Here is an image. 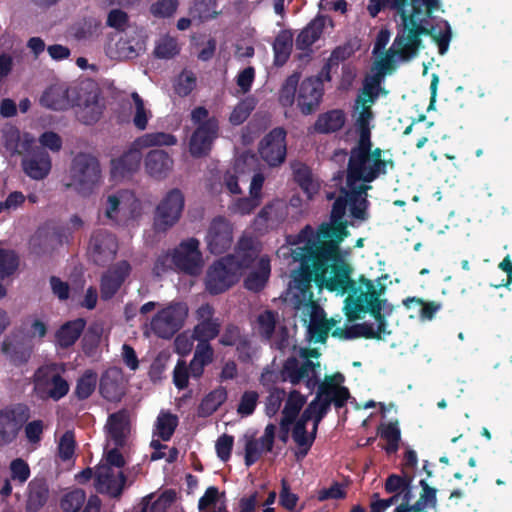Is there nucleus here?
Returning a JSON list of instances; mask_svg holds the SVG:
<instances>
[{
	"mask_svg": "<svg viewBox=\"0 0 512 512\" xmlns=\"http://www.w3.org/2000/svg\"><path fill=\"white\" fill-rule=\"evenodd\" d=\"M291 168L295 183L298 184L308 199H312L318 192L319 185L314 181L310 167L305 163L295 162L291 165Z\"/></svg>",
	"mask_w": 512,
	"mask_h": 512,
	"instance_id": "32",
	"label": "nucleus"
},
{
	"mask_svg": "<svg viewBox=\"0 0 512 512\" xmlns=\"http://www.w3.org/2000/svg\"><path fill=\"white\" fill-rule=\"evenodd\" d=\"M28 246L30 253L37 257L48 255L57 248L53 235L47 228H38L30 237Z\"/></svg>",
	"mask_w": 512,
	"mask_h": 512,
	"instance_id": "33",
	"label": "nucleus"
},
{
	"mask_svg": "<svg viewBox=\"0 0 512 512\" xmlns=\"http://www.w3.org/2000/svg\"><path fill=\"white\" fill-rule=\"evenodd\" d=\"M146 172L153 178L165 179L172 171L174 161L170 154L161 149L150 150L144 159Z\"/></svg>",
	"mask_w": 512,
	"mask_h": 512,
	"instance_id": "28",
	"label": "nucleus"
},
{
	"mask_svg": "<svg viewBox=\"0 0 512 512\" xmlns=\"http://www.w3.org/2000/svg\"><path fill=\"white\" fill-rule=\"evenodd\" d=\"M142 215V203L130 190H119L106 200L105 216L114 224L128 226Z\"/></svg>",
	"mask_w": 512,
	"mask_h": 512,
	"instance_id": "6",
	"label": "nucleus"
},
{
	"mask_svg": "<svg viewBox=\"0 0 512 512\" xmlns=\"http://www.w3.org/2000/svg\"><path fill=\"white\" fill-rule=\"evenodd\" d=\"M387 8L395 10L402 18L407 12V0H369L367 7L372 17H376Z\"/></svg>",
	"mask_w": 512,
	"mask_h": 512,
	"instance_id": "48",
	"label": "nucleus"
},
{
	"mask_svg": "<svg viewBox=\"0 0 512 512\" xmlns=\"http://www.w3.org/2000/svg\"><path fill=\"white\" fill-rule=\"evenodd\" d=\"M197 78L195 74L184 69L176 79L174 84V91L180 97L188 96L196 87Z\"/></svg>",
	"mask_w": 512,
	"mask_h": 512,
	"instance_id": "57",
	"label": "nucleus"
},
{
	"mask_svg": "<svg viewBox=\"0 0 512 512\" xmlns=\"http://www.w3.org/2000/svg\"><path fill=\"white\" fill-rule=\"evenodd\" d=\"M320 367V363H314L311 360H303L300 362L295 356L288 357L279 372L270 371L262 375L263 383L271 381L273 383L290 382L292 385L300 384L305 377L314 369Z\"/></svg>",
	"mask_w": 512,
	"mask_h": 512,
	"instance_id": "12",
	"label": "nucleus"
},
{
	"mask_svg": "<svg viewBox=\"0 0 512 512\" xmlns=\"http://www.w3.org/2000/svg\"><path fill=\"white\" fill-rule=\"evenodd\" d=\"M2 352L9 358L15 366H21L28 362L31 356V350L21 343H12L4 340L2 343Z\"/></svg>",
	"mask_w": 512,
	"mask_h": 512,
	"instance_id": "44",
	"label": "nucleus"
},
{
	"mask_svg": "<svg viewBox=\"0 0 512 512\" xmlns=\"http://www.w3.org/2000/svg\"><path fill=\"white\" fill-rule=\"evenodd\" d=\"M335 325L333 319L330 320H319L312 318L311 323L308 326V334L311 340L315 343L324 344L327 341L331 328Z\"/></svg>",
	"mask_w": 512,
	"mask_h": 512,
	"instance_id": "51",
	"label": "nucleus"
},
{
	"mask_svg": "<svg viewBox=\"0 0 512 512\" xmlns=\"http://www.w3.org/2000/svg\"><path fill=\"white\" fill-rule=\"evenodd\" d=\"M422 488L419 499L412 505L413 512H428V508H435L437 505V490L422 479L419 482Z\"/></svg>",
	"mask_w": 512,
	"mask_h": 512,
	"instance_id": "45",
	"label": "nucleus"
},
{
	"mask_svg": "<svg viewBox=\"0 0 512 512\" xmlns=\"http://www.w3.org/2000/svg\"><path fill=\"white\" fill-rule=\"evenodd\" d=\"M238 282L234 257L225 256L215 260L204 277L205 290L212 296L228 291Z\"/></svg>",
	"mask_w": 512,
	"mask_h": 512,
	"instance_id": "7",
	"label": "nucleus"
},
{
	"mask_svg": "<svg viewBox=\"0 0 512 512\" xmlns=\"http://www.w3.org/2000/svg\"><path fill=\"white\" fill-rule=\"evenodd\" d=\"M227 400V390L219 386L203 397L198 408L197 415L202 418L211 416Z\"/></svg>",
	"mask_w": 512,
	"mask_h": 512,
	"instance_id": "36",
	"label": "nucleus"
},
{
	"mask_svg": "<svg viewBox=\"0 0 512 512\" xmlns=\"http://www.w3.org/2000/svg\"><path fill=\"white\" fill-rule=\"evenodd\" d=\"M68 90L61 87H50L41 96L43 106L60 111L69 107Z\"/></svg>",
	"mask_w": 512,
	"mask_h": 512,
	"instance_id": "41",
	"label": "nucleus"
},
{
	"mask_svg": "<svg viewBox=\"0 0 512 512\" xmlns=\"http://www.w3.org/2000/svg\"><path fill=\"white\" fill-rule=\"evenodd\" d=\"M30 410L24 404L0 410V447L14 442L23 424L29 419Z\"/></svg>",
	"mask_w": 512,
	"mask_h": 512,
	"instance_id": "14",
	"label": "nucleus"
},
{
	"mask_svg": "<svg viewBox=\"0 0 512 512\" xmlns=\"http://www.w3.org/2000/svg\"><path fill=\"white\" fill-rule=\"evenodd\" d=\"M304 402L305 399L302 397V395L298 391L293 390L289 394V397L282 410V419L294 423L299 415V412Z\"/></svg>",
	"mask_w": 512,
	"mask_h": 512,
	"instance_id": "54",
	"label": "nucleus"
},
{
	"mask_svg": "<svg viewBox=\"0 0 512 512\" xmlns=\"http://www.w3.org/2000/svg\"><path fill=\"white\" fill-rule=\"evenodd\" d=\"M21 165L25 174L34 180L46 178L52 166L49 153L40 147L32 149L22 159Z\"/></svg>",
	"mask_w": 512,
	"mask_h": 512,
	"instance_id": "23",
	"label": "nucleus"
},
{
	"mask_svg": "<svg viewBox=\"0 0 512 512\" xmlns=\"http://www.w3.org/2000/svg\"><path fill=\"white\" fill-rule=\"evenodd\" d=\"M76 440L75 434L71 430H67L60 437L58 442V456L63 461L70 460L75 454Z\"/></svg>",
	"mask_w": 512,
	"mask_h": 512,
	"instance_id": "60",
	"label": "nucleus"
},
{
	"mask_svg": "<svg viewBox=\"0 0 512 512\" xmlns=\"http://www.w3.org/2000/svg\"><path fill=\"white\" fill-rule=\"evenodd\" d=\"M299 83L300 74L298 72L292 73L285 79L278 94V102L282 107L290 108L295 102L297 103Z\"/></svg>",
	"mask_w": 512,
	"mask_h": 512,
	"instance_id": "38",
	"label": "nucleus"
},
{
	"mask_svg": "<svg viewBox=\"0 0 512 512\" xmlns=\"http://www.w3.org/2000/svg\"><path fill=\"white\" fill-rule=\"evenodd\" d=\"M403 304L406 308L410 309L412 304L421 307L420 317L423 320H432L435 314L441 309V304L435 301L426 302L421 298L409 297L403 300Z\"/></svg>",
	"mask_w": 512,
	"mask_h": 512,
	"instance_id": "55",
	"label": "nucleus"
},
{
	"mask_svg": "<svg viewBox=\"0 0 512 512\" xmlns=\"http://www.w3.org/2000/svg\"><path fill=\"white\" fill-rule=\"evenodd\" d=\"M325 28V17L318 15L312 19L297 35L295 46L297 50H301L304 54L299 55V59L310 57L312 53V45L318 41Z\"/></svg>",
	"mask_w": 512,
	"mask_h": 512,
	"instance_id": "25",
	"label": "nucleus"
},
{
	"mask_svg": "<svg viewBox=\"0 0 512 512\" xmlns=\"http://www.w3.org/2000/svg\"><path fill=\"white\" fill-rule=\"evenodd\" d=\"M372 141H357L350 150L346 169V184L372 183L395 167L394 161L382 158L383 151L376 147L372 149Z\"/></svg>",
	"mask_w": 512,
	"mask_h": 512,
	"instance_id": "2",
	"label": "nucleus"
},
{
	"mask_svg": "<svg viewBox=\"0 0 512 512\" xmlns=\"http://www.w3.org/2000/svg\"><path fill=\"white\" fill-rule=\"evenodd\" d=\"M174 270L189 276H198L203 267L200 241L194 237L183 240L173 250Z\"/></svg>",
	"mask_w": 512,
	"mask_h": 512,
	"instance_id": "11",
	"label": "nucleus"
},
{
	"mask_svg": "<svg viewBox=\"0 0 512 512\" xmlns=\"http://www.w3.org/2000/svg\"><path fill=\"white\" fill-rule=\"evenodd\" d=\"M97 373L93 370H86L77 380L74 394L78 400L89 398L95 391L97 385Z\"/></svg>",
	"mask_w": 512,
	"mask_h": 512,
	"instance_id": "46",
	"label": "nucleus"
},
{
	"mask_svg": "<svg viewBox=\"0 0 512 512\" xmlns=\"http://www.w3.org/2000/svg\"><path fill=\"white\" fill-rule=\"evenodd\" d=\"M219 135V121L215 116L197 126L189 140V152L195 158L207 156Z\"/></svg>",
	"mask_w": 512,
	"mask_h": 512,
	"instance_id": "18",
	"label": "nucleus"
},
{
	"mask_svg": "<svg viewBox=\"0 0 512 512\" xmlns=\"http://www.w3.org/2000/svg\"><path fill=\"white\" fill-rule=\"evenodd\" d=\"M11 480L23 485L30 477L31 470L28 463L22 458H16L9 465Z\"/></svg>",
	"mask_w": 512,
	"mask_h": 512,
	"instance_id": "64",
	"label": "nucleus"
},
{
	"mask_svg": "<svg viewBox=\"0 0 512 512\" xmlns=\"http://www.w3.org/2000/svg\"><path fill=\"white\" fill-rule=\"evenodd\" d=\"M146 35L138 27H128L126 31L118 33L115 43H109L106 54L114 60H131L139 57L146 51Z\"/></svg>",
	"mask_w": 512,
	"mask_h": 512,
	"instance_id": "8",
	"label": "nucleus"
},
{
	"mask_svg": "<svg viewBox=\"0 0 512 512\" xmlns=\"http://www.w3.org/2000/svg\"><path fill=\"white\" fill-rule=\"evenodd\" d=\"M101 178V168L98 159L89 153H78L70 167L71 182L67 187H73L78 193L86 195L92 192Z\"/></svg>",
	"mask_w": 512,
	"mask_h": 512,
	"instance_id": "5",
	"label": "nucleus"
},
{
	"mask_svg": "<svg viewBox=\"0 0 512 512\" xmlns=\"http://www.w3.org/2000/svg\"><path fill=\"white\" fill-rule=\"evenodd\" d=\"M324 406V402L315 396V398L302 412L301 416L308 421L313 420V422H316V425H319V423L328 414L331 408L329 405H326L325 408Z\"/></svg>",
	"mask_w": 512,
	"mask_h": 512,
	"instance_id": "58",
	"label": "nucleus"
},
{
	"mask_svg": "<svg viewBox=\"0 0 512 512\" xmlns=\"http://www.w3.org/2000/svg\"><path fill=\"white\" fill-rule=\"evenodd\" d=\"M255 105L252 100L246 99L240 101L233 109L229 116L232 125L238 126L244 123L254 110Z\"/></svg>",
	"mask_w": 512,
	"mask_h": 512,
	"instance_id": "61",
	"label": "nucleus"
},
{
	"mask_svg": "<svg viewBox=\"0 0 512 512\" xmlns=\"http://www.w3.org/2000/svg\"><path fill=\"white\" fill-rule=\"evenodd\" d=\"M88 251L94 264L105 266L110 263L117 254V238L108 230L97 229L90 237Z\"/></svg>",
	"mask_w": 512,
	"mask_h": 512,
	"instance_id": "15",
	"label": "nucleus"
},
{
	"mask_svg": "<svg viewBox=\"0 0 512 512\" xmlns=\"http://www.w3.org/2000/svg\"><path fill=\"white\" fill-rule=\"evenodd\" d=\"M131 97L135 106L133 124L138 130L143 131L147 128L151 112L145 108L144 100L137 92H133Z\"/></svg>",
	"mask_w": 512,
	"mask_h": 512,
	"instance_id": "56",
	"label": "nucleus"
},
{
	"mask_svg": "<svg viewBox=\"0 0 512 512\" xmlns=\"http://www.w3.org/2000/svg\"><path fill=\"white\" fill-rule=\"evenodd\" d=\"M377 433L381 439L387 442L384 447L385 452L388 455L395 454L399 449L401 441V431L398 426V422L382 423L377 429Z\"/></svg>",
	"mask_w": 512,
	"mask_h": 512,
	"instance_id": "39",
	"label": "nucleus"
},
{
	"mask_svg": "<svg viewBox=\"0 0 512 512\" xmlns=\"http://www.w3.org/2000/svg\"><path fill=\"white\" fill-rule=\"evenodd\" d=\"M184 195L178 188L166 193L155 209L154 229L156 232H166L180 219L184 209Z\"/></svg>",
	"mask_w": 512,
	"mask_h": 512,
	"instance_id": "10",
	"label": "nucleus"
},
{
	"mask_svg": "<svg viewBox=\"0 0 512 512\" xmlns=\"http://www.w3.org/2000/svg\"><path fill=\"white\" fill-rule=\"evenodd\" d=\"M178 426V417L169 412L161 413L157 417L156 430L157 435L163 441H169Z\"/></svg>",
	"mask_w": 512,
	"mask_h": 512,
	"instance_id": "49",
	"label": "nucleus"
},
{
	"mask_svg": "<svg viewBox=\"0 0 512 512\" xmlns=\"http://www.w3.org/2000/svg\"><path fill=\"white\" fill-rule=\"evenodd\" d=\"M217 6V0H194L190 8V16L200 22L214 19L219 15Z\"/></svg>",
	"mask_w": 512,
	"mask_h": 512,
	"instance_id": "42",
	"label": "nucleus"
},
{
	"mask_svg": "<svg viewBox=\"0 0 512 512\" xmlns=\"http://www.w3.org/2000/svg\"><path fill=\"white\" fill-rule=\"evenodd\" d=\"M271 272L270 260L260 258L256 270L250 272L244 280V287L252 292H260L266 285Z\"/></svg>",
	"mask_w": 512,
	"mask_h": 512,
	"instance_id": "34",
	"label": "nucleus"
},
{
	"mask_svg": "<svg viewBox=\"0 0 512 512\" xmlns=\"http://www.w3.org/2000/svg\"><path fill=\"white\" fill-rule=\"evenodd\" d=\"M348 187V200L350 215L354 219L366 221L369 218L367 212L369 208V201L367 199V192L372 187L367 184H346Z\"/></svg>",
	"mask_w": 512,
	"mask_h": 512,
	"instance_id": "27",
	"label": "nucleus"
},
{
	"mask_svg": "<svg viewBox=\"0 0 512 512\" xmlns=\"http://www.w3.org/2000/svg\"><path fill=\"white\" fill-rule=\"evenodd\" d=\"M345 113L341 109H333L319 114L314 123V130L320 134L337 132L345 125Z\"/></svg>",
	"mask_w": 512,
	"mask_h": 512,
	"instance_id": "31",
	"label": "nucleus"
},
{
	"mask_svg": "<svg viewBox=\"0 0 512 512\" xmlns=\"http://www.w3.org/2000/svg\"><path fill=\"white\" fill-rule=\"evenodd\" d=\"M19 267V256L14 250L0 248V280L13 275Z\"/></svg>",
	"mask_w": 512,
	"mask_h": 512,
	"instance_id": "52",
	"label": "nucleus"
},
{
	"mask_svg": "<svg viewBox=\"0 0 512 512\" xmlns=\"http://www.w3.org/2000/svg\"><path fill=\"white\" fill-rule=\"evenodd\" d=\"M85 501V491L80 488H75L62 496L60 500V507L63 512H79Z\"/></svg>",
	"mask_w": 512,
	"mask_h": 512,
	"instance_id": "50",
	"label": "nucleus"
},
{
	"mask_svg": "<svg viewBox=\"0 0 512 512\" xmlns=\"http://www.w3.org/2000/svg\"><path fill=\"white\" fill-rule=\"evenodd\" d=\"M86 322L83 318H77L68 321L60 326L55 333V341L63 349H67L75 344L81 336Z\"/></svg>",
	"mask_w": 512,
	"mask_h": 512,
	"instance_id": "30",
	"label": "nucleus"
},
{
	"mask_svg": "<svg viewBox=\"0 0 512 512\" xmlns=\"http://www.w3.org/2000/svg\"><path fill=\"white\" fill-rule=\"evenodd\" d=\"M141 148L135 146V140L130 148L120 157L111 160V174L115 179H123L135 173L142 160Z\"/></svg>",
	"mask_w": 512,
	"mask_h": 512,
	"instance_id": "24",
	"label": "nucleus"
},
{
	"mask_svg": "<svg viewBox=\"0 0 512 512\" xmlns=\"http://www.w3.org/2000/svg\"><path fill=\"white\" fill-rule=\"evenodd\" d=\"M179 53V47L176 39L164 37L157 43L154 54L159 59H170Z\"/></svg>",
	"mask_w": 512,
	"mask_h": 512,
	"instance_id": "63",
	"label": "nucleus"
},
{
	"mask_svg": "<svg viewBox=\"0 0 512 512\" xmlns=\"http://www.w3.org/2000/svg\"><path fill=\"white\" fill-rule=\"evenodd\" d=\"M206 241L208 250L214 255H220L231 247L232 227L224 217H216L212 220Z\"/></svg>",
	"mask_w": 512,
	"mask_h": 512,
	"instance_id": "19",
	"label": "nucleus"
},
{
	"mask_svg": "<svg viewBox=\"0 0 512 512\" xmlns=\"http://www.w3.org/2000/svg\"><path fill=\"white\" fill-rule=\"evenodd\" d=\"M187 316V304L171 303L155 314L151 320V329L158 337L170 339L183 327Z\"/></svg>",
	"mask_w": 512,
	"mask_h": 512,
	"instance_id": "9",
	"label": "nucleus"
},
{
	"mask_svg": "<svg viewBox=\"0 0 512 512\" xmlns=\"http://www.w3.org/2000/svg\"><path fill=\"white\" fill-rule=\"evenodd\" d=\"M308 422L302 416L294 422L292 438L298 446H312L314 443V435L307 433L306 425Z\"/></svg>",
	"mask_w": 512,
	"mask_h": 512,
	"instance_id": "62",
	"label": "nucleus"
},
{
	"mask_svg": "<svg viewBox=\"0 0 512 512\" xmlns=\"http://www.w3.org/2000/svg\"><path fill=\"white\" fill-rule=\"evenodd\" d=\"M347 206L348 187L341 188L334 201L330 223H322L316 234L306 225L297 235L287 238L289 244L297 246L292 250V257L300 263L301 280L307 284L313 281L320 288L342 294L356 290V282L351 277L353 268L340 247L349 235L348 222L344 220Z\"/></svg>",
	"mask_w": 512,
	"mask_h": 512,
	"instance_id": "1",
	"label": "nucleus"
},
{
	"mask_svg": "<svg viewBox=\"0 0 512 512\" xmlns=\"http://www.w3.org/2000/svg\"><path fill=\"white\" fill-rule=\"evenodd\" d=\"M152 499L153 495L143 498L141 512H167L176 500V492L173 489H166L157 499Z\"/></svg>",
	"mask_w": 512,
	"mask_h": 512,
	"instance_id": "37",
	"label": "nucleus"
},
{
	"mask_svg": "<svg viewBox=\"0 0 512 512\" xmlns=\"http://www.w3.org/2000/svg\"><path fill=\"white\" fill-rule=\"evenodd\" d=\"M219 343L222 346L231 347L237 345V349L249 347V341L241 334L240 328L235 324L226 325Z\"/></svg>",
	"mask_w": 512,
	"mask_h": 512,
	"instance_id": "47",
	"label": "nucleus"
},
{
	"mask_svg": "<svg viewBox=\"0 0 512 512\" xmlns=\"http://www.w3.org/2000/svg\"><path fill=\"white\" fill-rule=\"evenodd\" d=\"M34 389L37 396L42 399L59 401L69 392V383L59 373H44L37 375Z\"/></svg>",
	"mask_w": 512,
	"mask_h": 512,
	"instance_id": "20",
	"label": "nucleus"
},
{
	"mask_svg": "<svg viewBox=\"0 0 512 512\" xmlns=\"http://www.w3.org/2000/svg\"><path fill=\"white\" fill-rule=\"evenodd\" d=\"M220 327L219 319L198 322L193 328L192 338L198 342H210L218 336Z\"/></svg>",
	"mask_w": 512,
	"mask_h": 512,
	"instance_id": "43",
	"label": "nucleus"
},
{
	"mask_svg": "<svg viewBox=\"0 0 512 512\" xmlns=\"http://www.w3.org/2000/svg\"><path fill=\"white\" fill-rule=\"evenodd\" d=\"M126 475L120 471L117 474L109 466H99L95 472V489L100 494L111 498H120L126 484Z\"/></svg>",
	"mask_w": 512,
	"mask_h": 512,
	"instance_id": "21",
	"label": "nucleus"
},
{
	"mask_svg": "<svg viewBox=\"0 0 512 512\" xmlns=\"http://www.w3.org/2000/svg\"><path fill=\"white\" fill-rule=\"evenodd\" d=\"M344 380L343 374L339 372L325 376L318 386L316 397L323 401L324 405L331 407L333 404L336 409L345 407L350 398V392L347 387L342 386Z\"/></svg>",
	"mask_w": 512,
	"mask_h": 512,
	"instance_id": "17",
	"label": "nucleus"
},
{
	"mask_svg": "<svg viewBox=\"0 0 512 512\" xmlns=\"http://www.w3.org/2000/svg\"><path fill=\"white\" fill-rule=\"evenodd\" d=\"M359 282L365 287L362 290L360 286L356 285L355 292L347 290L345 293H349L347 302L349 301L350 310L347 311L346 315L348 320L354 321L360 318L359 313L369 312L370 315L375 319L378 328L381 331L388 330V322L385 314L382 313V303H386V299H381L380 295L385 290L383 285L380 286L379 290H376L374 282L367 279L364 275H360Z\"/></svg>",
	"mask_w": 512,
	"mask_h": 512,
	"instance_id": "3",
	"label": "nucleus"
},
{
	"mask_svg": "<svg viewBox=\"0 0 512 512\" xmlns=\"http://www.w3.org/2000/svg\"><path fill=\"white\" fill-rule=\"evenodd\" d=\"M324 96V83L320 76H310L299 83L297 107L307 116L316 112Z\"/></svg>",
	"mask_w": 512,
	"mask_h": 512,
	"instance_id": "16",
	"label": "nucleus"
},
{
	"mask_svg": "<svg viewBox=\"0 0 512 512\" xmlns=\"http://www.w3.org/2000/svg\"><path fill=\"white\" fill-rule=\"evenodd\" d=\"M177 144L175 135L166 132L146 133L135 139V146L141 149L160 146H173Z\"/></svg>",
	"mask_w": 512,
	"mask_h": 512,
	"instance_id": "40",
	"label": "nucleus"
},
{
	"mask_svg": "<svg viewBox=\"0 0 512 512\" xmlns=\"http://www.w3.org/2000/svg\"><path fill=\"white\" fill-rule=\"evenodd\" d=\"M293 47V34L290 30H282L273 42L274 65L282 67L290 58Z\"/></svg>",
	"mask_w": 512,
	"mask_h": 512,
	"instance_id": "35",
	"label": "nucleus"
},
{
	"mask_svg": "<svg viewBox=\"0 0 512 512\" xmlns=\"http://www.w3.org/2000/svg\"><path fill=\"white\" fill-rule=\"evenodd\" d=\"M419 14H408V11L401 18L404 26L403 34H397L392 46L388 50L389 56L397 55L403 61L414 58L421 45V36L432 37L435 27L426 28L418 20Z\"/></svg>",
	"mask_w": 512,
	"mask_h": 512,
	"instance_id": "4",
	"label": "nucleus"
},
{
	"mask_svg": "<svg viewBox=\"0 0 512 512\" xmlns=\"http://www.w3.org/2000/svg\"><path fill=\"white\" fill-rule=\"evenodd\" d=\"M130 271V264L123 260L103 273L100 281L101 298L110 300L118 292Z\"/></svg>",
	"mask_w": 512,
	"mask_h": 512,
	"instance_id": "22",
	"label": "nucleus"
},
{
	"mask_svg": "<svg viewBox=\"0 0 512 512\" xmlns=\"http://www.w3.org/2000/svg\"><path fill=\"white\" fill-rule=\"evenodd\" d=\"M361 111L356 119V128L359 134L357 141L371 140L370 121L373 118V112L370 105L360 104Z\"/></svg>",
	"mask_w": 512,
	"mask_h": 512,
	"instance_id": "53",
	"label": "nucleus"
},
{
	"mask_svg": "<svg viewBox=\"0 0 512 512\" xmlns=\"http://www.w3.org/2000/svg\"><path fill=\"white\" fill-rule=\"evenodd\" d=\"M50 489L47 479L43 476L34 477L27 486L25 511L39 512L48 502Z\"/></svg>",
	"mask_w": 512,
	"mask_h": 512,
	"instance_id": "26",
	"label": "nucleus"
},
{
	"mask_svg": "<svg viewBox=\"0 0 512 512\" xmlns=\"http://www.w3.org/2000/svg\"><path fill=\"white\" fill-rule=\"evenodd\" d=\"M286 137L287 131L283 127H275L260 141L259 154L270 167H278L285 162Z\"/></svg>",
	"mask_w": 512,
	"mask_h": 512,
	"instance_id": "13",
	"label": "nucleus"
},
{
	"mask_svg": "<svg viewBox=\"0 0 512 512\" xmlns=\"http://www.w3.org/2000/svg\"><path fill=\"white\" fill-rule=\"evenodd\" d=\"M108 436L115 446L123 447L126 442L127 434L130 430L129 413L126 409H121L109 415L106 424Z\"/></svg>",
	"mask_w": 512,
	"mask_h": 512,
	"instance_id": "29",
	"label": "nucleus"
},
{
	"mask_svg": "<svg viewBox=\"0 0 512 512\" xmlns=\"http://www.w3.org/2000/svg\"><path fill=\"white\" fill-rule=\"evenodd\" d=\"M380 87V77L373 76L370 79H366L363 85L362 93L358 96L357 104L374 103L378 97V90Z\"/></svg>",
	"mask_w": 512,
	"mask_h": 512,
	"instance_id": "59",
	"label": "nucleus"
}]
</instances>
